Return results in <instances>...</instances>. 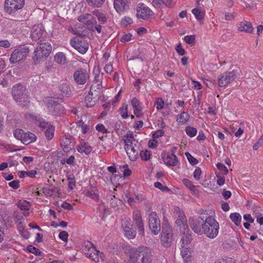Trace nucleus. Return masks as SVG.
Returning <instances> with one entry per match:
<instances>
[{
  "label": "nucleus",
  "instance_id": "nucleus-59",
  "mask_svg": "<svg viewBox=\"0 0 263 263\" xmlns=\"http://www.w3.org/2000/svg\"><path fill=\"white\" fill-rule=\"evenodd\" d=\"M153 5L155 8H160L163 5H164V0H153Z\"/></svg>",
  "mask_w": 263,
  "mask_h": 263
},
{
  "label": "nucleus",
  "instance_id": "nucleus-47",
  "mask_svg": "<svg viewBox=\"0 0 263 263\" xmlns=\"http://www.w3.org/2000/svg\"><path fill=\"white\" fill-rule=\"evenodd\" d=\"M154 186L162 192H168L169 189L165 185H163L161 183L159 182H156L154 183Z\"/></svg>",
  "mask_w": 263,
  "mask_h": 263
},
{
  "label": "nucleus",
  "instance_id": "nucleus-62",
  "mask_svg": "<svg viewBox=\"0 0 263 263\" xmlns=\"http://www.w3.org/2000/svg\"><path fill=\"white\" fill-rule=\"evenodd\" d=\"M75 160V158L73 156H71L70 157H69L68 159H66V161L63 160L61 162V163L63 164H64L65 163H66L67 164L71 165L73 164Z\"/></svg>",
  "mask_w": 263,
  "mask_h": 263
},
{
  "label": "nucleus",
  "instance_id": "nucleus-33",
  "mask_svg": "<svg viewBox=\"0 0 263 263\" xmlns=\"http://www.w3.org/2000/svg\"><path fill=\"white\" fill-rule=\"evenodd\" d=\"M54 61L59 64H65L66 63V55L62 52H59L54 55Z\"/></svg>",
  "mask_w": 263,
  "mask_h": 263
},
{
  "label": "nucleus",
  "instance_id": "nucleus-17",
  "mask_svg": "<svg viewBox=\"0 0 263 263\" xmlns=\"http://www.w3.org/2000/svg\"><path fill=\"white\" fill-rule=\"evenodd\" d=\"M89 78V73L86 69H79L73 73V79L79 85H84Z\"/></svg>",
  "mask_w": 263,
  "mask_h": 263
},
{
  "label": "nucleus",
  "instance_id": "nucleus-21",
  "mask_svg": "<svg viewBox=\"0 0 263 263\" xmlns=\"http://www.w3.org/2000/svg\"><path fill=\"white\" fill-rule=\"evenodd\" d=\"M180 254L184 263H191L193 248L191 247H181Z\"/></svg>",
  "mask_w": 263,
  "mask_h": 263
},
{
  "label": "nucleus",
  "instance_id": "nucleus-22",
  "mask_svg": "<svg viewBox=\"0 0 263 263\" xmlns=\"http://www.w3.org/2000/svg\"><path fill=\"white\" fill-rule=\"evenodd\" d=\"M128 0H115L114 8L118 13H122L129 7Z\"/></svg>",
  "mask_w": 263,
  "mask_h": 263
},
{
  "label": "nucleus",
  "instance_id": "nucleus-64",
  "mask_svg": "<svg viewBox=\"0 0 263 263\" xmlns=\"http://www.w3.org/2000/svg\"><path fill=\"white\" fill-rule=\"evenodd\" d=\"M176 50L180 55H183L185 52V50L182 48L181 44H179L177 46Z\"/></svg>",
  "mask_w": 263,
  "mask_h": 263
},
{
  "label": "nucleus",
  "instance_id": "nucleus-6",
  "mask_svg": "<svg viewBox=\"0 0 263 263\" xmlns=\"http://www.w3.org/2000/svg\"><path fill=\"white\" fill-rule=\"evenodd\" d=\"M174 240L172 228L167 221L164 220L162 223V230L160 237L161 245L165 248L170 247Z\"/></svg>",
  "mask_w": 263,
  "mask_h": 263
},
{
  "label": "nucleus",
  "instance_id": "nucleus-46",
  "mask_svg": "<svg viewBox=\"0 0 263 263\" xmlns=\"http://www.w3.org/2000/svg\"><path fill=\"white\" fill-rule=\"evenodd\" d=\"M68 181V187L70 190H72L76 186V181L73 175H68L67 177Z\"/></svg>",
  "mask_w": 263,
  "mask_h": 263
},
{
  "label": "nucleus",
  "instance_id": "nucleus-10",
  "mask_svg": "<svg viewBox=\"0 0 263 263\" xmlns=\"http://www.w3.org/2000/svg\"><path fill=\"white\" fill-rule=\"evenodd\" d=\"M14 137L23 144L27 145L34 142L36 139L35 135L30 132H25L21 129H16L13 133Z\"/></svg>",
  "mask_w": 263,
  "mask_h": 263
},
{
  "label": "nucleus",
  "instance_id": "nucleus-49",
  "mask_svg": "<svg viewBox=\"0 0 263 263\" xmlns=\"http://www.w3.org/2000/svg\"><path fill=\"white\" fill-rule=\"evenodd\" d=\"M86 195L95 200H98L99 199V195L98 193L93 191H87L86 193Z\"/></svg>",
  "mask_w": 263,
  "mask_h": 263
},
{
  "label": "nucleus",
  "instance_id": "nucleus-9",
  "mask_svg": "<svg viewBox=\"0 0 263 263\" xmlns=\"http://www.w3.org/2000/svg\"><path fill=\"white\" fill-rule=\"evenodd\" d=\"M43 103L48 108L49 112L54 116L60 115L64 111L63 106L57 103L52 98H46L43 100Z\"/></svg>",
  "mask_w": 263,
  "mask_h": 263
},
{
  "label": "nucleus",
  "instance_id": "nucleus-8",
  "mask_svg": "<svg viewBox=\"0 0 263 263\" xmlns=\"http://www.w3.org/2000/svg\"><path fill=\"white\" fill-rule=\"evenodd\" d=\"M52 51V46L48 42L40 43L34 51V60L40 61L48 57Z\"/></svg>",
  "mask_w": 263,
  "mask_h": 263
},
{
  "label": "nucleus",
  "instance_id": "nucleus-30",
  "mask_svg": "<svg viewBox=\"0 0 263 263\" xmlns=\"http://www.w3.org/2000/svg\"><path fill=\"white\" fill-rule=\"evenodd\" d=\"M183 184L190 190L191 193L194 195L198 194V191L197 190L196 186L193 184V182L187 178H183L182 180Z\"/></svg>",
  "mask_w": 263,
  "mask_h": 263
},
{
  "label": "nucleus",
  "instance_id": "nucleus-52",
  "mask_svg": "<svg viewBox=\"0 0 263 263\" xmlns=\"http://www.w3.org/2000/svg\"><path fill=\"white\" fill-rule=\"evenodd\" d=\"M155 105L157 109H161L164 105V101L161 98H158L155 102Z\"/></svg>",
  "mask_w": 263,
  "mask_h": 263
},
{
  "label": "nucleus",
  "instance_id": "nucleus-41",
  "mask_svg": "<svg viewBox=\"0 0 263 263\" xmlns=\"http://www.w3.org/2000/svg\"><path fill=\"white\" fill-rule=\"evenodd\" d=\"M61 143L63 149H65L71 145H73L71 140L67 137H63L61 140Z\"/></svg>",
  "mask_w": 263,
  "mask_h": 263
},
{
  "label": "nucleus",
  "instance_id": "nucleus-42",
  "mask_svg": "<svg viewBox=\"0 0 263 263\" xmlns=\"http://www.w3.org/2000/svg\"><path fill=\"white\" fill-rule=\"evenodd\" d=\"M96 102V99H93L92 97V95L89 94L86 97L85 99V105L87 107H91L93 106Z\"/></svg>",
  "mask_w": 263,
  "mask_h": 263
},
{
  "label": "nucleus",
  "instance_id": "nucleus-32",
  "mask_svg": "<svg viewBox=\"0 0 263 263\" xmlns=\"http://www.w3.org/2000/svg\"><path fill=\"white\" fill-rule=\"evenodd\" d=\"M190 115L187 112L183 111L177 118V121L181 124H185L189 120Z\"/></svg>",
  "mask_w": 263,
  "mask_h": 263
},
{
  "label": "nucleus",
  "instance_id": "nucleus-16",
  "mask_svg": "<svg viewBox=\"0 0 263 263\" xmlns=\"http://www.w3.org/2000/svg\"><path fill=\"white\" fill-rule=\"evenodd\" d=\"M136 15L138 18L147 20L153 15V12L147 6L140 3L137 6Z\"/></svg>",
  "mask_w": 263,
  "mask_h": 263
},
{
  "label": "nucleus",
  "instance_id": "nucleus-25",
  "mask_svg": "<svg viewBox=\"0 0 263 263\" xmlns=\"http://www.w3.org/2000/svg\"><path fill=\"white\" fill-rule=\"evenodd\" d=\"M237 29L239 31L251 33L253 32L254 28L252 24L248 21H243L238 23Z\"/></svg>",
  "mask_w": 263,
  "mask_h": 263
},
{
  "label": "nucleus",
  "instance_id": "nucleus-14",
  "mask_svg": "<svg viewBox=\"0 0 263 263\" xmlns=\"http://www.w3.org/2000/svg\"><path fill=\"white\" fill-rule=\"evenodd\" d=\"M236 78L235 71L226 72L220 74L217 80V84L219 87H226Z\"/></svg>",
  "mask_w": 263,
  "mask_h": 263
},
{
  "label": "nucleus",
  "instance_id": "nucleus-44",
  "mask_svg": "<svg viewBox=\"0 0 263 263\" xmlns=\"http://www.w3.org/2000/svg\"><path fill=\"white\" fill-rule=\"evenodd\" d=\"M133 22V19L128 16H125L121 21V25L122 27H126Z\"/></svg>",
  "mask_w": 263,
  "mask_h": 263
},
{
  "label": "nucleus",
  "instance_id": "nucleus-5",
  "mask_svg": "<svg viewBox=\"0 0 263 263\" xmlns=\"http://www.w3.org/2000/svg\"><path fill=\"white\" fill-rule=\"evenodd\" d=\"M125 149L129 159L135 161L138 157V146L137 141L132 136H127L124 139Z\"/></svg>",
  "mask_w": 263,
  "mask_h": 263
},
{
  "label": "nucleus",
  "instance_id": "nucleus-29",
  "mask_svg": "<svg viewBox=\"0 0 263 263\" xmlns=\"http://www.w3.org/2000/svg\"><path fill=\"white\" fill-rule=\"evenodd\" d=\"M17 206L21 210L26 211L24 213L25 216L27 217L29 215V213L28 212L31 207L29 202L25 200H20L17 203Z\"/></svg>",
  "mask_w": 263,
  "mask_h": 263
},
{
  "label": "nucleus",
  "instance_id": "nucleus-4",
  "mask_svg": "<svg viewBox=\"0 0 263 263\" xmlns=\"http://www.w3.org/2000/svg\"><path fill=\"white\" fill-rule=\"evenodd\" d=\"M129 258L133 263H151V251L145 247L131 249Z\"/></svg>",
  "mask_w": 263,
  "mask_h": 263
},
{
  "label": "nucleus",
  "instance_id": "nucleus-15",
  "mask_svg": "<svg viewBox=\"0 0 263 263\" xmlns=\"http://www.w3.org/2000/svg\"><path fill=\"white\" fill-rule=\"evenodd\" d=\"M70 45L82 54L85 53L88 49L87 42L77 37L71 40Z\"/></svg>",
  "mask_w": 263,
  "mask_h": 263
},
{
  "label": "nucleus",
  "instance_id": "nucleus-23",
  "mask_svg": "<svg viewBox=\"0 0 263 263\" xmlns=\"http://www.w3.org/2000/svg\"><path fill=\"white\" fill-rule=\"evenodd\" d=\"M124 235L129 239H133L136 236V232L132 229V225L127 220L122 223Z\"/></svg>",
  "mask_w": 263,
  "mask_h": 263
},
{
  "label": "nucleus",
  "instance_id": "nucleus-3",
  "mask_svg": "<svg viewBox=\"0 0 263 263\" xmlns=\"http://www.w3.org/2000/svg\"><path fill=\"white\" fill-rule=\"evenodd\" d=\"M25 118L28 121L36 125H37L42 129L47 128V129L45 132L46 138L48 140H51L53 138L55 130L54 127L53 125L49 124L48 123L46 122L39 115L36 114H29L26 115Z\"/></svg>",
  "mask_w": 263,
  "mask_h": 263
},
{
  "label": "nucleus",
  "instance_id": "nucleus-48",
  "mask_svg": "<svg viewBox=\"0 0 263 263\" xmlns=\"http://www.w3.org/2000/svg\"><path fill=\"white\" fill-rule=\"evenodd\" d=\"M68 233L65 231H61L59 234V238L66 243L68 241Z\"/></svg>",
  "mask_w": 263,
  "mask_h": 263
},
{
  "label": "nucleus",
  "instance_id": "nucleus-24",
  "mask_svg": "<svg viewBox=\"0 0 263 263\" xmlns=\"http://www.w3.org/2000/svg\"><path fill=\"white\" fill-rule=\"evenodd\" d=\"M133 218L138 229L139 235H143L144 234V227L141 214L139 211H135L134 213Z\"/></svg>",
  "mask_w": 263,
  "mask_h": 263
},
{
  "label": "nucleus",
  "instance_id": "nucleus-57",
  "mask_svg": "<svg viewBox=\"0 0 263 263\" xmlns=\"http://www.w3.org/2000/svg\"><path fill=\"white\" fill-rule=\"evenodd\" d=\"M27 250L29 252L34 254L35 255H39L41 253V251H40L39 249L31 245L27 247Z\"/></svg>",
  "mask_w": 263,
  "mask_h": 263
},
{
  "label": "nucleus",
  "instance_id": "nucleus-12",
  "mask_svg": "<svg viewBox=\"0 0 263 263\" xmlns=\"http://www.w3.org/2000/svg\"><path fill=\"white\" fill-rule=\"evenodd\" d=\"M12 95L14 99L20 103L26 101L28 98L26 89L23 85L20 84L13 87Z\"/></svg>",
  "mask_w": 263,
  "mask_h": 263
},
{
  "label": "nucleus",
  "instance_id": "nucleus-2",
  "mask_svg": "<svg viewBox=\"0 0 263 263\" xmlns=\"http://www.w3.org/2000/svg\"><path fill=\"white\" fill-rule=\"evenodd\" d=\"M93 15L97 18L99 24H97L96 18L92 14L86 13L79 16L78 20L79 22L85 24L87 27L92 31L96 30L100 33L102 30L101 24H104L106 22V15L101 13L99 10H95L92 12Z\"/></svg>",
  "mask_w": 263,
  "mask_h": 263
},
{
  "label": "nucleus",
  "instance_id": "nucleus-34",
  "mask_svg": "<svg viewBox=\"0 0 263 263\" xmlns=\"http://www.w3.org/2000/svg\"><path fill=\"white\" fill-rule=\"evenodd\" d=\"M37 172L35 170H31L29 171H18L17 175L21 178H23L26 177H29L30 178L35 177Z\"/></svg>",
  "mask_w": 263,
  "mask_h": 263
},
{
  "label": "nucleus",
  "instance_id": "nucleus-31",
  "mask_svg": "<svg viewBox=\"0 0 263 263\" xmlns=\"http://www.w3.org/2000/svg\"><path fill=\"white\" fill-rule=\"evenodd\" d=\"M192 13L195 16L196 20L199 21H202L204 17L205 12L200 7H197L192 10Z\"/></svg>",
  "mask_w": 263,
  "mask_h": 263
},
{
  "label": "nucleus",
  "instance_id": "nucleus-18",
  "mask_svg": "<svg viewBox=\"0 0 263 263\" xmlns=\"http://www.w3.org/2000/svg\"><path fill=\"white\" fill-rule=\"evenodd\" d=\"M149 227L154 235H157L160 232V221L155 212H152L149 215Z\"/></svg>",
  "mask_w": 263,
  "mask_h": 263
},
{
  "label": "nucleus",
  "instance_id": "nucleus-38",
  "mask_svg": "<svg viewBox=\"0 0 263 263\" xmlns=\"http://www.w3.org/2000/svg\"><path fill=\"white\" fill-rule=\"evenodd\" d=\"M88 5L96 7L99 8L102 6L104 4L105 0H86Z\"/></svg>",
  "mask_w": 263,
  "mask_h": 263
},
{
  "label": "nucleus",
  "instance_id": "nucleus-26",
  "mask_svg": "<svg viewBox=\"0 0 263 263\" xmlns=\"http://www.w3.org/2000/svg\"><path fill=\"white\" fill-rule=\"evenodd\" d=\"M181 232L182 233V236L180 241L181 247H190L189 245L192 238L189 229L181 231Z\"/></svg>",
  "mask_w": 263,
  "mask_h": 263
},
{
  "label": "nucleus",
  "instance_id": "nucleus-13",
  "mask_svg": "<svg viewBox=\"0 0 263 263\" xmlns=\"http://www.w3.org/2000/svg\"><path fill=\"white\" fill-rule=\"evenodd\" d=\"M29 51V48L26 46H20L15 49L9 58L10 63H16L22 60L27 57Z\"/></svg>",
  "mask_w": 263,
  "mask_h": 263
},
{
  "label": "nucleus",
  "instance_id": "nucleus-7",
  "mask_svg": "<svg viewBox=\"0 0 263 263\" xmlns=\"http://www.w3.org/2000/svg\"><path fill=\"white\" fill-rule=\"evenodd\" d=\"M84 251L87 256L96 262L104 260V254L98 251L90 241L84 242Z\"/></svg>",
  "mask_w": 263,
  "mask_h": 263
},
{
  "label": "nucleus",
  "instance_id": "nucleus-39",
  "mask_svg": "<svg viewBox=\"0 0 263 263\" xmlns=\"http://www.w3.org/2000/svg\"><path fill=\"white\" fill-rule=\"evenodd\" d=\"M55 187H44L42 189V193L47 197L51 196L53 193L55 191Z\"/></svg>",
  "mask_w": 263,
  "mask_h": 263
},
{
  "label": "nucleus",
  "instance_id": "nucleus-53",
  "mask_svg": "<svg viewBox=\"0 0 263 263\" xmlns=\"http://www.w3.org/2000/svg\"><path fill=\"white\" fill-rule=\"evenodd\" d=\"M185 155L189 161V162L192 165H195L198 163V161L196 159L194 158L190 153H186Z\"/></svg>",
  "mask_w": 263,
  "mask_h": 263
},
{
  "label": "nucleus",
  "instance_id": "nucleus-58",
  "mask_svg": "<svg viewBox=\"0 0 263 263\" xmlns=\"http://www.w3.org/2000/svg\"><path fill=\"white\" fill-rule=\"evenodd\" d=\"M11 46V43L7 40H0V47L8 48Z\"/></svg>",
  "mask_w": 263,
  "mask_h": 263
},
{
  "label": "nucleus",
  "instance_id": "nucleus-19",
  "mask_svg": "<svg viewBox=\"0 0 263 263\" xmlns=\"http://www.w3.org/2000/svg\"><path fill=\"white\" fill-rule=\"evenodd\" d=\"M44 32V29L42 24H35L31 30V37L33 40L38 41L42 37Z\"/></svg>",
  "mask_w": 263,
  "mask_h": 263
},
{
  "label": "nucleus",
  "instance_id": "nucleus-37",
  "mask_svg": "<svg viewBox=\"0 0 263 263\" xmlns=\"http://www.w3.org/2000/svg\"><path fill=\"white\" fill-rule=\"evenodd\" d=\"M120 114L123 119H127L129 117L128 111V105L123 104L119 109Z\"/></svg>",
  "mask_w": 263,
  "mask_h": 263
},
{
  "label": "nucleus",
  "instance_id": "nucleus-61",
  "mask_svg": "<svg viewBox=\"0 0 263 263\" xmlns=\"http://www.w3.org/2000/svg\"><path fill=\"white\" fill-rule=\"evenodd\" d=\"M191 81H192V85H193V87L194 89H197V90H199V89H201L202 85H201V83L199 82L195 81V80H193V79H191Z\"/></svg>",
  "mask_w": 263,
  "mask_h": 263
},
{
  "label": "nucleus",
  "instance_id": "nucleus-50",
  "mask_svg": "<svg viewBox=\"0 0 263 263\" xmlns=\"http://www.w3.org/2000/svg\"><path fill=\"white\" fill-rule=\"evenodd\" d=\"M236 13L235 12H225L224 19L228 21H232L234 20Z\"/></svg>",
  "mask_w": 263,
  "mask_h": 263
},
{
  "label": "nucleus",
  "instance_id": "nucleus-55",
  "mask_svg": "<svg viewBox=\"0 0 263 263\" xmlns=\"http://www.w3.org/2000/svg\"><path fill=\"white\" fill-rule=\"evenodd\" d=\"M96 129L100 133L105 134L107 132V129L102 124H98L96 126Z\"/></svg>",
  "mask_w": 263,
  "mask_h": 263
},
{
  "label": "nucleus",
  "instance_id": "nucleus-36",
  "mask_svg": "<svg viewBox=\"0 0 263 263\" xmlns=\"http://www.w3.org/2000/svg\"><path fill=\"white\" fill-rule=\"evenodd\" d=\"M230 218L236 226H239L241 223V216L238 213H233L230 215Z\"/></svg>",
  "mask_w": 263,
  "mask_h": 263
},
{
  "label": "nucleus",
  "instance_id": "nucleus-56",
  "mask_svg": "<svg viewBox=\"0 0 263 263\" xmlns=\"http://www.w3.org/2000/svg\"><path fill=\"white\" fill-rule=\"evenodd\" d=\"M201 170L200 168L199 167H197L194 173H193V175H194V178L196 180H199L200 178V176H201Z\"/></svg>",
  "mask_w": 263,
  "mask_h": 263
},
{
  "label": "nucleus",
  "instance_id": "nucleus-28",
  "mask_svg": "<svg viewBox=\"0 0 263 263\" xmlns=\"http://www.w3.org/2000/svg\"><path fill=\"white\" fill-rule=\"evenodd\" d=\"M131 104L134 109V114L137 117H140L142 112L141 103L137 98H134L131 100Z\"/></svg>",
  "mask_w": 263,
  "mask_h": 263
},
{
  "label": "nucleus",
  "instance_id": "nucleus-45",
  "mask_svg": "<svg viewBox=\"0 0 263 263\" xmlns=\"http://www.w3.org/2000/svg\"><path fill=\"white\" fill-rule=\"evenodd\" d=\"M140 156L142 160H148L151 156V152L148 150L142 151L140 153Z\"/></svg>",
  "mask_w": 263,
  "mask_h": 263
},
{
  "label": "nucleus",
  "instance_id": "nucleus-54",
  "mask_svg": "<svg viewBox=\"0 0 263 263\" xmlns=\"http://www.w3.org/2000/svg\"><path fill=\"white\" fill-rule=\"evenodd\" d=\"M216 166L218 168V169L222 172L224 175H226L228 173V169L227 167L222 163H218L216 164Z\"/></svg>",
  "mask_w": 263,
  "mask_h": 263
},
{
  "label": "nucleus",
  "instance_id": "nucleus-35",
  "mask_svg": "<svg viewBox=\"0 0 263 263\" xmlns=\"http://www.w3.org/2000/svg\"><path fill=\"white\" fill-rule=\"evenodd\" d=\"M176 223L180 227L181 231L188 229L186 220L185 218L184 215L182 217H178L176 221Z\"/></svg>",
  "mask_w": 263,
  "mask_h": 263
},
{
  "label": "nucleus",
  "instance_id": "nucleus-27",
  "mask_svg": "<svg viewBox=\"0 0 263 263\" xmlns=\"http://www.w3.org/2000/svg\"><path fill=\"white\" fill-rule=\"evenodd\" d=\"M77 149L80 153L88 155L92 152V147L87 143L82 142L77 146Z\"/></svg>",
  "mask_w": 263,
  "mask_h": 263
},
{
  "label": "nucleus",
  "instance_id": "nucleus-60",
  "mask_svg": "<svg viewBox=\"0 0 263 263\" xmlns=\"http://www.w3.org/2000/svg\"><path fill=\"white\" fill-rule=\"evenodd\" d=\"M18 230H19L20 234L23 237H24L26 239H27L29 237L30 233L28 231L24 230V229H21L20 228H18Z\"/></svg>",
  "mask_w": 263,
  "mask_h": 263
},
{
  "label": "nucleus",
  "instance_id": "nucleus-40",
  "mask_svg": "<svg viewBox=\"0 0 263 263\" xmlns=\"http://www.w3.org/2000/svg\"><path fill=\"white\" fill-rule=\"evenodd\" d=\"M185 133L189 137L192 138L196 136L197 130L193 127L187 126L185 127Z\"/></svg>",
  "mask_w": 263,
  "mask_h": 263
},
{
  "label": "nucleus",
  "instance_id": "nucleus-1",
  "mask_svg": "<svg viewBox=\"0 0 263 263\" xmlns=\"http://www.w3.org/2000/svg\"><path fill=\"white\" fill-rule=\"evenodd\" d=\"M190 226L195 233L198 235L204 234L210 238H215L219 232L218 222L214 218L208 217L204 222L201 220L190 221Z\"/></svg>",
  "mask_w": 263,
  "mask_h": 263
},
{
  "label": "nucleus",
  "instance_id": "nucleus-63",
  "mask_svg": "<svg viewBox=\"0 0 263 263\" xmlns=\"http://www.w3.org/2000/svg\"><path fill=\"white\" fill-rule=\"evenodd\" d=\"M132 35L130 33L125 34L122 36L121 41L122 42H128L132 40Z\"/></svg>",
  "mask_w": 263,
  "mask_h": 263
},
{
  "label": "nucleus",
  "instance_id": "nucleus-43",
  "mask_svg": "<svg viewBox=\"0 0 263 263\" xmlns=\"http://www.w3.org/2000/svg\"><path fill=\"white\" fill-rule=\"evenodd\" d=\"M183 40L186 44L193 46L195 43V36L194 35H186L184 37Z\"/></svg>",
  "mask_w": 263,
  "mask_h": 263
},
{
  "label": "nucleus",
  "instance_id": "nucleus-11",
  "mask_svg": "<svg viewBox=\"0 0 263 263\" xmlns=\"http://www.w3.org/2000/svg\"><path fill=\"white\" fill-rule=\"evenodd\" d=\"M25 4V0H5L4 10L10 14L15 13L23 8Z\"/></svg>",
  "mask_w": 263,
  "mask_h": 263
},
{
  "label": "nucleus",
  "instance_id": "nucleus-51",
  "mask_svg": "<svg viewBox=\"0 0 263 263\" xmlns=\"http://www.w3.org/2000/svg\"><path fill=\"white\" fill-rule=\"evenodd\" d=\"M215 174H216V176L217 178V183L219 185V186H222L223 185L224 183H225V178L223 176H221V175H220V174L219 173H215Z\"/></svg>",
  "mask_w": 263,
  "mask_h": 263
},
{
  "label": "nucleus",
  "instance_id": "nucleus-20",
  "mask_svg": "<svg viewBox=\"0 0 263 263\" xmlns=\"http://www.w3.org/2000/svg\"><path fill=\"white\" fill-rule=\"evenodd\" d=\"M163 163L167 166H176L178 163L175 155L163 153L161 155Z\"/></svg>",
  "mask_w": 263,
  "mask_h": 263
}]
</instances>
